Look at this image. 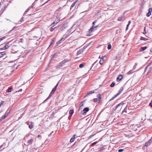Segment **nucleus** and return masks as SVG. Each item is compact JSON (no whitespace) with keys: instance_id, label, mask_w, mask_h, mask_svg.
I'll list each match as a JSON object with an SVG mask.
<instances>
[{"instance_id":"22","label":"nucleus","mask_w":152,"mask_h":152,"mask_svg":"<svg viewBox=\"0 0 152 152\" xmlns=\"http://www.w3.org/2000/svg\"><path fill=\"white\" fill-rule=\"evenodd\" d=\"M54 39H55V38H53L52 39H51V42H50V45H49V48L50 46V45H52V44L53 43V42H54Z\"/></svg>"},{"instance_id":"5","label":"nucleus","mask_w":152,"mask_h":152,"mask_svg":"<svg viewBox=\"0 0 152 152\" xmlns=\"http://www.w3.org/2000/svg\"><path fill=\"white\" fill-rule=\"evenodd\" d=\"M33 141V139H31L30 140H28L27 141V142L26 143V145H29L31 144Z\"/></svg>"},{"instance_id":"48","label":"nucleus","mask_w":152,"mask_h":152,"mask_svg":"<svg viewBox=\"0 0 152 152\" xmlns=\"http://www.w3.org/2000/svg\"><path fill=\"white\" fill-rule=\"evenodd\" d=\"M9 112L6 113L5 114V115H4V116L6 117L9 114Z\"/></svg>"},{"instance_id":"11","label":"nucleus","mask_w":152,"mask_h":152,"mask_svg":"<svg viewBox=\"0 0 152 152\" xmlns=\"http://www.w3.org/2000/svg\"><path fill=\"white\" fill-rule=\"evenodd\" d=\"M76 136V135H74L72 136V138L70 139V141L71 142H73L74 141V139L75 138V137Z\"/></svg>"},{"instance_id":"63","label":"nucleus","mask_w":152,"mask_h":152,"mask_svg":"<svg viewBox=\"0 0 152 152\" xmlns=\"http://www.w3.org/2000/svg\"><path fill=\"white\" fill-rule=\"evenodd\" d=\"M50 0H48L46 3L48 2V1H50Z\"/></svg>"},{"instance_id":"62","label":"nucleus","mask_w":152,"mask_h":152,"mask_svg":"<svg viewBox=\"0 0 152 152\" xmlns=\"http://www.w3.org/2000/svg\"><path fill=\"white\" fill-rule=\"evenodd\" d=\"M40 136H40V135H39L38 136V137H40Z\"/></svg>"},{"instance_id":"32","label":"nucleus","mask_w":152,"mask_h":152,"mask_svg":"<svg viewBox=\"0 0 152 152\" xmlns=\"http://www.w3.org/2000/svg\"><path fill=\"white\" fill-rule=\"evenodd\" d=\"M118 95L116 94V95H115L110 100V101L114 99Z\"/></svg>"},{"instance_id":"59","label":"nucleus","mask_w":152,"mask_h":152,"mask_svg":"<svg viewBox=\"0 0 152 152\" xmlns=\"http://www.w3.org/2000/svg\"><path fill=\"white\" fill-rule=\"evenodd\" d=\"M55 54H54L53 56V58L54 57V56H55Z\"/></svg>"},{"instance_id":"36","label":"nucleus","mask_w":152,"mask_h":152,"mask_svg":"<svg viewBox=\"0 0 152 152\" xmlns=\"http://www.w3.org/2000/svg\"><path fill=\"white\" fill-rule=\"evenodd\" d=\"M111 46L110 44H109L108 45L107 48L108 49H110L111 48Z\"/></svg>"},{"instance_id":"6","label":"nucleus","mask_w":152,"mask_h":152,"mask_svg":"<svg viewBox=\"0 0 152 152\" xmlns=\"http://www.w3.org/2000/svg\"><path fill=\"white\" fill-rule=\"evenodd\" d=\"M66 24H64L63 25L60 27V30H61V31H63L64 30V29L65 28L66 26Z\"/></svg>"},{"instance_id":"7","label":"nucleus","mask_w":152,"mask_h":152,"mask_svg":"<svg viewBox=\"0 0 152 152\" xmlns=\"http://www.w3.org/2000/svg\"><path fill=\"white\" fill-rule=\"evenodd\" d=\"M123 78L122 75H119L117 78V81H119Z\"/></svg>"},{"instance_id":"35","label":"nucleus","mask_w":152,"mask_h":152,"mask_svg":"<svg viewBox=\"0 0 152 152\" xmlns=\"http://www.w3.org/2000/svg\"><path fill=\"white\" fill-rule=\"evenodd\" d=\"M152 71V67H150L149 68V70L148 71V73H149Z\"/></svg>"},{"instance_id":"25","label":"nucleus","mask_w":152,"mask_h":152,"mask_svg":"<svg viewBox=\"0 0 152 152\" xmlns=\"http://www.w3.org/2000/svg\"><path fill=\"white\" fill-rule=\"evenodd\" d=\"M134 70H133V69L130 70L129 72H128V74H130L132 73L133 72H134Z\"/></svg>"},{"instance_id":"47","label":"nucleus","mask_w":152,"mask_h":152,"mask_svg":"<svg viewBox=\"0 0 152 152\" xmlns=\"http://www.w3.org/2000/svg\"><path fill=\"white\" fill-rule=\"evenodd\" d=\"M4 103V102L3 101H2L1 102V103H0V107H1V106Z\"/></svg>"},{"instance_id":"27","label":"nucleus","mask_w":152,"mask_h":152,"mask_svg":"<svg viewBox=\"0 0 152 152\" xmlns=\"http://www.w3.org/2000/svg\"><path fill=\"white\" fill-rule=\"evenodd\" d=\"M59 20L57 19L56 21H54L53 22V23L52 25H53L54 24H57L59 22Z\"/></svg>"},{"instance_id":"40","label":"nucleus","mask_w":152,"mask_h":152,"mask_svg":"<svg viewBox=\"0 0 152 152\" xmlns=\"http://www.w3.org/2000/svg\"><path fill=\"white\" fill-rule=\"evenodd\" d=\"M151 12H148V13H147V14L146 15L147 16V17H149L151 15Z\"/></svg>"},{"instance_id":"8","label":"nucleus","mask_w":152,"mask_h":152,"mask_svg":"<svg viewBox=\"0 0 152 152\" xmlns=\"http://www.w3.org/2000/svg\"><path fill=\"white\" fill-rule=\"evenodd\" d=\"M84 49L85 48H84L83 49H80L79 51H78L77 52V55H78L82 53Z\"/></svg>"},{"instance_id":"2","label":"nucleus","mask_w":152,"mask_h":152,"mask_svg":"<svg viewBox=\"0 0 152 152\" xmlns=\"http://www.w3.org/2000/svg\"><path fill=\"white\" fill-rule=\"evenodd\" d=\"M95 23H96V22L95 21L93 22V23H92L93 26H92V27L89 30V32L90 34H91V32H92V31H94V28H95L97 27L96 26H94Z\"/></svg>"},{"instance_id":"3","label":"nucleus","mask_w":152,"mask_h":152,"mask_svg":"<svg viewBox=\"0 0 152 152\" xmlns=\"http://www.w3.org/2000/svg\"><path fill=\"white\" fill-rule=\"evenodd\" d=\"M10 46V43L8 42L6 44L5 46L3 48H2L1 49V50H4L6 49H7Z\"/></svg>"},{"instance_id":"50","label":"nucleus","mask_w":152,"mask_h":152,"mask_svg":"<svg viewBox=\"0 0 152 152\" xmlns=\"http://www.w3.org/2000/svg\"><path fill=\"white\" fill-rule=\"evenodd\" d=\"M118 20L120 21V20H123L122 19V18H118Z\"/></svg>"},{"instance_id":"53","label":"nucleus","mask_w":152,"mask_h":152,"mask_svg":"<svg viewBox=\"0 0 152 152\" xmlns=\"http://www.w3.org/2000/svg\"><path fill=\"white\" fill-rule=\"evenodd\" d=\"M150 105H151V106H152V99L150 103Z\"/></svg>"},{"instance_id":"9","label":"nucleus","mask_w":152,"mask_h":152,"mask_svg":"<svg viewBox=\"0 0 152 152\" xmlns=\"http://www.w3.org/2000/svg\"><path fill=\"white\" fill-rule=\"evenodd\" d=\"M89 110V109L88 107H86L83 110V113H86L87 112H88Z\"/></svg>"},{"instance_id":"51","label":"nucleus","mask_w":152,"mask_h":152,"mask_svg":"<svg viewBox=\"0 0 152 152\" xmlns=\"http://www.w3.org/2000/svg\"><path fill=\"white\" fill-rule=\"evenodd\" d=\"M94 101L95 102H97L98 101V99L97 98H95L94 99Z\"/></svg>"},{"instance_id":"19","label":"nucleus","mask_w":152,"mask_h":152,"mask_svg":"<svg viewBox=\"0 0 152 152\" xmlns=\"http://www.w3.org/2000/svg\"><path fill=\"white\" fill-rule=\"evenodd\" d=\"M123 103H121L118 104L115 107V109H117V108H118L119 106L123 105Z\"/></svg>"},{"instance_id":"28","label":"nucleus","mask_w":152,"mask_h":152,"mask_svg":"<svg viewBox=\"0 0 152 152\" xmlns=\"http://www.w3.org/2000/svg\"><path fill=\"white\" fill-rule=\"evenodd\" d=\"M137 64L136 63H135L134 65L133 68V70H135L136 69V66H137Z\"/></svg>"},{"instance_id":"24","label":"nucleus","mask_w":152,"mask_h":152,"mask_svg":"<svg viewBox=\"0 0 152 152\" xmlns=\"http://www.w3.org/2000/svg\"><path fill=\"white\" fill-rule=\"evenodd\" d=\"M65 40V39H64V38H63L61 39L58 41V44H60L61 43L62 41H64Z\"/></svg>"},{"instance_id":"55","label":"nucleus","mask_w":152,"mask_h":152,"mask_svg":"<svg viewBox=\"0 0 152 152\" xmlns=\"http://www.w3.org/2000/svg\"><path fill=\"white\" fill-rule=\"evenodd\" d=\"M106 57V56H104L103 57H102V58H103V60Z\"/></svg>"},{"instance_id":"30","label":"nucleus","mask_w":152,"mask_h":152,"mask_svg":"<svg viewBox=\"0 0 152 152\" xmlns=\"http://www.w3.org/2000/svg\"><path fill=\"white\" fill-rule=\"evenodd\" d=\"M115 83L114 82H113L112 84H111L110 85V86L111 87H113L114 86V85H115Z\"/></svg>"},{"instance_id":"49","label":"nucleus","mask_w":152,"mask_h":152,"mask_svg":"<svg viewBox=\"0 0 152 152\" xmlns=\"http://www.w3.org/2000/svg\"><path fill=\"white\" fill-rule=\"evenodd\" d=\"M97 143V142H94L93 143H92V146H93V145H95L96 143Z\"/></svg>"},{"instance_id":"37","label":"nucleus","mask_w":152,"mask_h":152,"mask_svg":"<svg viewBox=\"0 0 152 152\" xmlns=\"http://www.w3.org/2000/svg\"><path fill=\"white\" fill-rule=\"evenodd\" d=\"M29 128L30 129H32L33 128V126L32 124H30L29 126Z\"/></svg>"},{"instance_id":"34","label":"nucleus","mask_w":152,"mask_h":152,"mask_svg":"<svg viewBox=\"0 0 152 152\" xmlns=\"http://www.w3.org/2000/svg\"><path fill=\"white\" fill-rule=\"evenodd\" d=\"M56 27H54V28H53L52 27H51L50 28V30L51 31H53L54 29H55V28Z\"/></svg>"},{"instance_id":"15","label":"nucleus","mask_w":152,"mask_h":152,"mask_svg":"<svg viewBox=\"0 0 152 152\" xmlns=\"http://www.w3.org/2000/svg\"><path fill=\"white\" fill-rule=\"evenodd\" d=\"M54 93L53 92V91H51L50 94L49 96H48V97L47 98L46 100H47L48 99H49L50 97L53 95Z\"/></svg>"},{"instance_id":"13","label":"nucleus","mask_w":152,"mask_h":152,"mask_svg":"<svg viewBox=\"0 0 152 152\" xmlns=\"http://www.w3.org/2000/svg\"><path fill=\"white\" fill-rule=\"evenodd\" d=\"M147 48V47L146 46L144 47H141L140 49V52L142 51L145 50Z\"/></svg>"},{"instance_id":"31","label":"nucleus","mask_w":152,"mask_h":152,"mask_svg":"<svg viewBox=\"0 0 152 152\" xmlns=\"http://www.w3.org/2000/svg\"><path fill=\"white\" fill-rule=\"evenodd\" d=\"M73 110H70L69 111V114L72 115L73 113Z\"/></svg>"},{"instance_id":"64","label":"nucleus","mask_w":152,"mask_h":152,"mask_svg":"<svg viewBox=\"0 0 152 152\" xmlns=\"http://www.w3.org/2000/svg\"><path fill=\"white\" fill-rule=\"evenodd\" d=\"M99 58H100V56H99Z\"/></svg>"},{"instance_id":"12","label":"nucleus","mask_w":152,"mask_h":152,"mask_svg":"<svg viewBox=\"0 0 152 152\" xmlns=\"http://www.w3.org/2000/svg\"><path fill=\"white\" fill-rule=\"evenodd\" d=\"M123 87H122L120 89L119 91H118V93L116 94L117 95H118L120 94V93L121 92L123 91Z\"/></svg>"},{"instance_id":"29","label":"nucleus","mask_w":152,"mask_h":152,"mask_svg":"<svg viewBox=\"0 0 152 152\" xmlns=\"http://www.w3.org/2000/svg\"><path fill=\"white\" fill-rule=\"evenodd\" d=\"M32 7H30L28 9H27V10H26V12L24 13V14L26 12H28L29 10V9L31 8H32Z\"/></svg>"},{"instance_id":"39","label":"nucleus","mask_w":152,"mask_h":152,"mask_svg":"<svg viewBox=\"0 0 152 152\" xmlns=\"http://www.w3.org/2000/svg\"><path fill=\"white\" fill-rule=\"evenodd\" d=\"M12 88H9L7 90V91L9 92H11L12 90Z\"/></svg>"},{"instance_id":"60","label":"nucleus","mask_w":152,"mask_h":152,"mask_svg":"<svg viewBox=\"0 0 152 152\" xmlns=\"http://www.w3.org/2000/svg\"><path fill=\"white\" fill-rule=\"evenodd\" d=\"M96 62H97V61H95V62L94 63V64L93 65H94V64H95L96 63Z\"/></svg>"},{"instance_id":"17","label":"nucleus","mask_w":152,"mask_h":152,"mask_svg":"<svg viewBox=\"0 0 152 152\" xmlns=\"http://www.w3.org/2000/svg\"><path fill=\"white\" fill-rule=\"evenodd\" d=\"M54 93L53 92V91H51L50 94L49 96H48V97L47 98L46 100H47L48 99H49L50 97L53 95Z\"/></svg>"},{"instance_id":"26","label":"nucleus","mask_w":152,"mask_h":152,"mask_svg":"<svg viewBox=\"0 0 152 152\" xmlns=\"http://www.w3.org/2000/svg\"><path fill=\"white\" fill-rule=\"evenodd\" d=\"M76 3V1H75L72 4L71 6V7L72 8L73 7L75 6Z\"/></svg>"},{"instance_id":"44","label":"nucleus","mask_w":152,"mask_h":152,"mask_svg":"<svg viewBox=\"0 0 152 152\" xmlns=\"http://www.w3.org/2000/svg\"><path fill=\"white\" fill-rule=\"evenodd\" d=\"M6 117L4 115V116H3L2 117H1V120H2L4 119Z\"/></svg>"},{"instance_id":"4","label":"nucleus","mask_w":152,"mask_h":152,"mask_svg":"<svg viewBox=\"0 0 152 152\" xmlns=\"http://www.w3.org/2000/svg\"><path fill=\"white\" fill-rule=\"evenodd\" d=\"M152 142V137L148 141L145 143V146H147L148 145H150Z\"/></svg>"},{"instance_id":"14","label":"nucleus","mask_w":152,"mask_h":152,"mask_svg":"<svg viewBox=\"0 0 152 152\" xmlns=\"http://www.w3.org/2000/svg\"><path fill=\"white\" fill-rule=\"evenodd\" d=\"M97 96L98 98L99 102L101 99V95L100 94H98L97 95Z\"/></svg>"},{"instance_id":"56","label":"nucleus","mask_w":152,"mask_h":152,"mask_svg":"<svg viewBox=\"0 0 152 152\" xmlns=\"http://www.w3.org/2000/svg\"><path fill=\"white\" fill-rule=\"evenodd\" d=\"M22 91V89H20L18 91V92L21 91Z\"/></svg>"},{"instance_id":"57","label":"nucleus","mask_w":152,"mask_h":152,"mask_svg":"<svg viewBox=\"0 0 152 152\" xmlns=\"http://www.w3.org/2000/svg\"><path fill=\"white\" fill-rule=\"evenodd\" d=\"M148 66H147L146 67V68H145V70H146V69H147V68H148Z\"/></svg>"},{"instance_id":"42","label":"nucleus","mask_w":152,"mask_h":152,"mask_svg":"<svg viewBox=\"0 0 152 152\" xmlns=\"http://www.w3.org/2000/svg\"><path fill=\"white\" fill-rule=\"evenodd\" d=\"M94 91H91V92H88V94H91L94 93Z\"/></svg>"},{"instance_id":"10","label":"nucleus","mask_w":152,"mask_h":152,"mask_svg":"<svg viewBox=\"0 0 152 152\" xmlns=\"http://www.w3.org/2000/svg\"><path fill=\"white\" fill-rule=\"evenodd\" d=\"M58 84V83L56 84V85L55 86L54 88L53 89V90H52L51 91H53V92L54 93L55 91L56 90V88H57V87Z\"/></svg>"},{"instance_id":"43","label":"nucleus","mask_w":152,"mask_h":152,"mask_svg":"<svg viewBox=\"0 0 152 152\" xmlns=\"http://www.w3.org/2000/svg\"><path fill=\"white\" fill-rule=\"evenodd\" d=\"M6 38L5 37H2L0 39V42L2 40H3L4 39Z\"/></svg>"},{"instance_id":"18","label":"nucleus","mask_w":152,"mask_h":152,"mask_svg":"<svg viewBox=\"0 0 152 152\" xmlns=\"http://www.w3.org/2000/svg\"><path fill=\"white\" fill-rule=\"evenodd\" d=\"M123 103H121L118 104L115 107V109H117V108H118L119 106L123 105Z\"/></svg>"},{"instance_id":"61","label":"nucleus","mask_w":152,"mask_h":152,"mask_svg":"<svg viewBox=\"0 0 152 152\" xmlns=\"http://www.w3.org/2000/svg\"><path fill=\"white\" fill-rule=\"evenodd\" d=\"M79 1V0H76L75 1H76L77 2H78Z\"/></svg>"},{"instance_id":"41","label":"nucleus","mask_w":152,"mask_h":152,"mask_svg":"<svg viewBox=\"0 0 152 152\" xmlns=\"http://www.w3.org/2000/svg\"><path fill=\"white\" fill-rule=\"evenodd\" d=\"M146 32L145 31V27H144V29L143 32V33L145 34H146Z\"/></svg>"},{"instance_id":"33","label":"nucleus","mask_w":152,"mask_h":152,"mask_svg":"<svg viewBox=\"0 0 152 152\" xmlns=\"http://www.w3.org/2000/svg\"><path fill=\"white\" fill-rule=\"evenodd\" d=\"M130 23H131L130 21H129L128 24V25H127V26H126V31L128 29V27L129 25H130Z\"/></svg>"},{"instance_id":"46","label":"nucleus","mask_w":152,"mask_h":152,"mask_svg":"<svg viewBox=\"0 0 152 152\" xmlns=\"http://www.w3.org/2000/svg\"><path fill=\"white\" fill-rule=\"evenodd\" d=\"M123 151V149H120L118 150V151L119 152H121Z\"/></svg>"},{"instance_id":"38","label":"nucleus","mask_w":152,"mask_h":152,"mask_svg":"<svg viewBox=\"0 0 152 152\" xmlns=\"http://www.w3.org/2000/svg\"><path fill=\"white\" fill-rule=\"evenodd\" d=\"M84 66V65L83 64H80L79 65L80 68H83Z\"/></svg>"},{"instance_id":"1","label":"nucleus","mask_w":152,"mask_h":152,"mask_svg":"<svg viewBox=\"0 0 152 152\" xmlns=\"http://www.w3.org/2000/svg\"><path fill=\"white\" fill-rule=\"evenodd\" d=\"M69 62L70 61L69 60L65 59L62 61L60 63H59L56 66V68L58 69H59L60 67L64 66V65H66L67 63H69Z\"/></svg>"},{"instance_id":"45","label":"nucleus","mask_w":152,"mask_h":152,"mask_svg":"<svg viewBox=\"0 0 152 152\" xmlns=\"http://www.w3.org/2000/svg\"><path fill=\"white\" fill-rule=\"evenodd\" d=\"M152 11V9L151 8H150L149 9V12H151Z\"/></svg>"},{"instance_id":"23","label":"nucleus","mask_w":152,"mask_h":152,"mask_svg":"<svg viewBox=\"0 0 152 152\" xmlns=\"http://www.w3.org/2000/svg\"><path fill=\"white\" fill-rule=\"evenodd\" d=\"M5 54V53L4 52L0 53V58L2 57Z\"/></svg>"},{"instance_id":"20","label":"nucleus","mask_w":152,"mask_h":152,"mask_svg":"<svg viewBox=\"0 0 152 152\" xmlns=\"http://www.w3.org/2000/svg\"><path fill=\"white\" fill-rule=\"evenodd\" d=\"M140 40H143L144 41H146L148 40V39L142 37H141L140 38Z\"/></svg>"},{"instance_id":"58","label":"nucleus","mask_w":152,"mask_h":152,"mask_svg":"<svg viewBox=\"0 0 152 152\" xmlns=\"http://www.w3.org/2000/svg\"><path fill=\"white\" fill-rule=\"evenodd\" d=\"M56 44H57V45H58L59 44L58 41L57 42Z\"/></svg>"},{"instance_id":"21","label":"nucleus","mask_w":152,"mask_h":152,"mask_svg":"<svg viewBox=\"0 0 152 152\" xmlns=\"http://www.w3.org/2000/svg\"><path fill=\"white\" fill-rule=\"evenodd\" d=\"M103 63V58H102L101 59L100 61H99V63L101 65Z\"/></svg>"},{"instance_id":"16","label":"nucleus","mask_w":152,"mask_h":152,"mask_svg":"<svg viewBox=\"0 0 152 152\" xmlns=\"http://www.w3.org/2000/svg\"><path fill=\"white\" fill-rule=\"evenodd\" d=\"M54 93L53 92V91H51L50 94L49 96H48V97L47 98L46 100H47L48 99H49L50 97L53 95Z\"/></svg>"},{"instance_id":"54","label":"nucleus","mask_w":152,"mask_h":152,"mask_svg":"<svg viewBox=\"0 0 152 152\" xmlns=\"http://www.w3.org/2000/svg\"><path fill=\"white\" fill-rule=\"evenodd\" d=\"M94 135H90V136H89V138H91V137L93 136Z\"/></svg>"},{"instance_id":"52","label":"nucleus","mask_w":152,"mask_h":152,"mask_svg":"<svg viewBox=\"0 0 152 152\" xmlns=\"http://www.w3.org/2000/svg\"><path fill=\"white\" fill-rule=\"evenodd\" d=\"M4 143L2 145L0 146V149L4 145Z\"/></svg>"}]
</instances>
